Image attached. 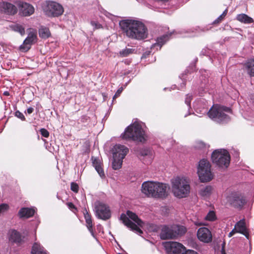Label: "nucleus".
Segmentation results:
<instances>
[{"label":"nucleus","instance_id":"obj_1","mask_svg":"<svg viewBox=\"0 0 254 254\" xmlns=\"http://www.w3.org/2000/svg\"><path fill=\"white\" fill-rule=\"evenodd\" d=\"M119 25L124 34L130 39L141 40L147 36V29L140 21L132 19L122 20Z\"/></svg>","mask_w":254,"mask_h":254},{"label":"nucleus","instance_id":"obj_2","mask_svg":"<svg viewBox=\"0 0 254 254\" xmlns=\"http://www.w3.org/2000/svg\"><path fill=\"white\" fill-rule=\"evenodd\" d=\"M172 192L179 198L186 197L190 191L189 180L186 177H177L172 179Z\"/></svg>","mask_w":254,"mask_h":254},{"label":"nucleus","instance_id":"obj_3","mask_svg":"<svg viewBox=\"0 0 254 254\" xmlns=\"http://www.w3.org/2000/svg\"><path fill=\"white\" fill-rule=\"evenodd\" d=\"M122 136L124 139H132L141 142L145 140L146 137L141 124L137 122L128 126Z\"/></svg>","mask_w":254,"mask_h":254},{"label":"nucleus","instance_id":"obj_4","mask_svg":"<svg viewBox=\"0 0 254 254\" xmlns=\"http://www.w3.org/2000/svg\"><path fill=\"white\" fill-rule=\"evenodd\" d=\"M121 220L125 225L130 228L138 234L142 233V230L138 226H142L143 222L138 218V216L134 213L127 211V215L122 214L120 217Z\"/></svg>","mask_w":254,"mask_h":254},{"label":"nucleus","instance_id":"obj_5","mask_svg":"<svg viewBox=\"0 0 254 254\" xmlns=\"http://www.w3.org/2000/svg\"><path fill=\"white\" fill-rule=\"evenodd\" d=\"M229 108L218 105L213 106L207 113L210 118L219 123H225L229 121V116L225 113L230 112Z\"/></svg>","mask_w":254,"mask_h":254},{"label":"nucleus","instance_id":"obj_6","mask_svg":"<svg viewBox=\"0 0 254 254\" xmlns=\"http://www.w3.org/2000/svg\"><path fill=\"white\" fill-rule=\"evenodd\" d=\"M197 174L199 180L203 183L209 182L213 179V176L211 172V165L207 160L203 159L199 162L197 166Z\"/></svg>","mask_w":254,"mask_h":254},{"label":"nucleus","instance_id":"obj_7","mask_svg":"<svg viewBox=\"0 0 254 254\" xmlns=\"http://www.w3.org/2000/svg\"><path fill=\"white\" fill-rule=\"evenodd\" d=\"M213 163L221 168H227L229 165L230 156L225 149H218L213 152L211 155Z\"/></svg>","mask_w":254,"mask_h":254},{"label":"nucleus","instance_id":"obj_8","mask_svg":"<svg viewBox=\"0 0 254 254\" xmlns=\"http://www.w3.org/2000/svg\"><path fill=\"white\" fill-rule=\"evenodd\" d=\"M45 14L49 17H57L62 15L64 12L63 6L59 3L52 1L46 0L42 5Z\"/></svg>","mask_w":254,"mask_h":254},{"label":"nucleus","instance_id":"obj_9","mask_svg":"<svg viewBox=\"0 0 254 254\" xmlns=\"http://www.w3.org/2000/svg\"><path fill=\"white\" fill-rule=\"evenodd\" d=\"M94 211L96 217L99 219L106 220L111 217V213L109 207L100 201L95 202Z\"/></svg>","mask_w":254,"mask_h":254},{"label":"nucleus","instance_id":"obj_10","mask_svg":"<svg viewBox=\"0 0 254 254\" xmlns=\"http://www.w3.org/2000/svg\"><path fill=\"white\" fill-rule=\"evenodd\" d=\"M227 200L233 207L242 209L246 203L244 197L239 193L232 192L227 197Z\"/></svg>","mask_w":254,"mask_h":254},{"label":"nucleus","instance_id":"obj_11","mask_svg":"<svg viewBox=\"0 0 254 254\" xmlns=\"http://www.w3.org/2000/svg\"><path fill=\"white\" fill-rule=\"evenodd\" d=\"M165 247L169 254H184L186 251L185 247L181 243L176 242H168Z\"/></svg>","mask_w":254,"mask_h":254},{"label":"nucleus","instance_id":"obj_12","mask_svg":"<svg viewBox=\"0 0 254 254\" xmlns=\"http://www.w3.org/2000/svg\"><path fill=\"white\" fill-rule=\"evenodd\" d=\"M37 35L36 32L33 30L28 33L27 38L24 41L23 44L21 45L19 49L22 52H27L30 48L31 46L33 44L36 40Z\"/></svg>","mask_w":254,"mask_h":254},{"label":"nucleus","instance_id":"obj_13","mask_svg":"<svg viewBox=\"0 0 254 254\" xmlns=\"http://www.w3.org/2000/svg\"><path fill=\"white\" fill-rule=\"evenodd\" d=\"M197 237L200 241L205 243H210L212 240L211 232L206 227H201L198 229Z\"/></svg>","mask_w":254,"mask_h":254},{"label":"nucleus","instance_id":"obj_14","mask_svg":"<svg viewBox=\"0 0 254 254\" xmlns=\"http://www.w3.org/2000/svg\"><path fill=\"white\" fill-rule=\"evenodd\" d=\"M156 182L147 181L145 182L142 184L141 191L143 193L147 196L154 197L155 193Z\"/></svg>","mask_w":254,"mask_h":254},{"label":"nucleus","instance_id":"obj_15","mask_svg":"<svg viewBox=\"0 0 254 254\" xmlns=\"http://www.w3.org/2000/svg\"><path fill=\"white\" fill-rule=\"evenodd\" d=\"M128 152V149L124 145L116 144L113 149V157L123 159Z\"/></svg>","mask_w":254,"mask_h":254},{"label":"nucleus","instance_id":"obj_16","mask_svg":"<svg viewBox=\"0 0 254 254\" xmlns=\"http://www.w3.org/2000/svg\"><path fill=\"white\" fill-rule=\"evenodd\" d=\"M20 12L24 16H30L34 12V8L32 5L23 1L18 3Z\"/></svg>","mask_w":254,"mask_h":254},{"label":"nucleus","instance_id":"obj_17","mask_svg":"<svg viewBox=\"0 0 254 254\" xmlns=\"http://www.w3.org/2000/svg\"><path fill=\"white\" fill-rule=\"evenodd\" d=\"M154 197L163 198L167 195V186L165 184L156 182Z\"/></svg>","mask_w":254,"mask_h":254},{"label":"nucleus","instance_id":"obj_18","mask_svg":"<svg viewBox=\"0 0 254 254\" xmlns=\"http://www.w3.org/2000/svg\"><path fill=\"white\" fill-rule=\"evenodd\" d=\"M0 10L9 15H13L17 12V8L14 5L5 1L0 2Z\"/></svg>","mask_w":254,"mask_h":254},{"label":"nucleus","instance_id":"obj_19","mask_svg":"<svg viewBox=\"0 0 254 254\" xmlns=\"http://www.w3.org/2000/svg\"><path fill=\"white\" fill-rule=\"evenodd\" d=\"M172 230V225L164 226L162 228L160 233L161 238L163 240L174 238L173 231Z\"/></svg>","mask_w":254,"mask_h":254},{"label":"nucleus","instance_id":"obj_20","mask_svg":"<svg viewBox=\"0 0 254 254\" xmlns=\"http://www.w3.org/2000/svg\"><path fill=\"white\" fill-rule=\"evenodd\" d=\"M92 161V164L93 166L95 167L96 171L98 172L99 175L101 178L105 177V174L104 170L101 166V163L100 160L96 157H92L91 158Z\"/></svg>","mask_w":254,"mask_h":254},{"label":"nucleus","instance_id":"obj_21","mask_svg":"<svg viewBox=\"0 0 254 254\" xmlns=\"http://www.w3.org/2000/svg\"><path fill=\"white\" fill-rule=\"evenodd\" d=\"M34 212L35 211L33 208L23 207L20 209L18 214L20 218H28L32 216Z\"/></svg>","mask_w":254,"mask_h":254},{"label":"nucleus","instance_id":"obj_22","mask_svg":"<svg viewBox=\"0 0 254 254\" xmlns=\"http://www.w3.org/2000/svg\"><path fill=\"white\" fill-rule=\"evenodd\" d=\"M238 233H241L248 238L249 234L245 225L244 220H241L236 223L235 226Z\"/></svg>","mask_w":254,"mask_h":254},{"label":"nucleus","instance_id":"obj_23","mask_svg":"<svg viewBox=\"0 0 254 254\" xmlns=\"http://www.w3.org/2000/svg\"><path fill=\"white\" fill-rule=\"evenodd\" d=\"M172 226L174 238L179 236H182L184 235L187 231L186 227L180 225H173Z\"/></svg>","mask_w":254,"mask_h":254},{"label":"nucleus","instance_id":"obj_24","mask_svg":"<svg viewBox=\"0 0 254 254\" xmlns=\"http://www.w3.org/2000/svg\"><path fill=\"white\" fill-rule=\"evenodd\" d=\"M83 214H84V218L85 219V222L86 223V226H87L88 230L91 234L92 236H93L94 237H95L94 233L93 232V229H92L93 224H92L91 216L89 214V213L88 212V211H87L86 209L85 210V211L83 212Z\"/></svg>","mask_w":254,"mask_h":254},{"label":"nucleus","instance_id":"obj_25","mask_svg":"<svg viewBox=\"0 0 254 254\" xmlns=\"http://www.w3.org/2000/svg\"><path fill=\"white\" fill-rule=\"evenodd\" d=\"M31 254H47L44 248L39 244L35 243L32 247Z\"/></svg>","mask_w":254,"mask_h":254},{"label":"nucleus","instance_id":"obj_26","mask_svg":"<svg viewBox=\"0 0 254 254\" xmlns=\"http://www.w3.org/2000/svg\"><path fill=\"white\" fill-rule=\"evenodd\" d=\"M236 19L240 22L245 24H250L254 22V20L252 18L244 13L238 14L236 17Z\"/></svg>","mask_w":254,"mask_h":254},{"label":"nucleus","instance_id":"obj_27","mask_svg":"<svg viewBox=\"0 0 254 254\" xmlns=\"http://www.w3.org/2000/svg\"><path fill=\"white\" fill-rule=\"evenodd\" d=\"M10 238L12 241L16 243H20L22 241L20 233L15 230L11 232Z\"/></svg>","mask_w":254,"mask_h":254},{"label":"nucleus","instance_id":"obj_28","mask_svg":"<svg viewBox=\"0 0 254 254\" xmlns=\"http://www.w3.org/2000/svg\"><path fill=\"white\" fill-rule=\"evenodd\" d=\"M212 190V188L210 186H207L201 188L199 191V193L202 196L208 197L211 194Z\"/></svg>","mask_w":254,"mask_h":254},{"label":"nucleus","instance_id":"obj_29","mask_svg":"<svg viewBox=\"0 0 254 254\" xmlns=\"http://www.w3.org/2000/svg\"><path fill=\"white\" fill-rule=\"evenodd\" d=\"M248 73L251 76H254V60L249 61L246 64Z\"/></svg>","mask_w":254,"mask_h":254},{"label":"nucleus","instance_id":"obj_30","mask_svg":"<svg viewBox=\"0 0 254 254\" xmlns=\"http://www.w3.org/2000/svg\"><path fill=\"white\" fill-rule=\"evenodd\" d=\"M40 37L42 38H47L50 36V30L48 28L41 27L39 30Z\"/></svg>","mask_w":254,"mask_h":254},{"label":"nucleus","instance_id":"obj_31","mask_svg":"<svg viewBox=\"0 0 254 254\" xmlns=\"http://www.w3.org/2000/svg\"><path fill=\"white\" fill-rule=\"evenodd\" d=\"M10 28L13 31L19 32L21 35L25 34V28L21 25L13 24L10 26Z\"/></svg>","mask_w":254,"mask_h":254},{"label":"nucleus","instance_id":"obj_32","mask_svg":"<svg viewBox=\"0 0 254 254\" xmlns=\"http://www.w3.org/2000/svg\"><path fill=\"white\" fill-rule=\"evenodd\" d=\"M123 163V159L120 158H115V157H113V161L112 162V167L114 170H118L120 169Z\"/></svg>","mask_w":254,"mask_h":254},{"label":"nucleus","instance_id":"obj_33","mask_svg":"<svg viewBox=\"0 0 254 254\" xmlns=\"http://www.w3.org/2000/svg\"><path fill=\"white\" fill-rule=\"evenodd\" d=\"M134 49L132 48H127L122 50L120 52V55L123 57H127L131 54H132Z\"/></svg>","mask_w":254,"mask_h":254},{"label":"nucleus","instance_id":"obj_34","mask_svg":"<svg viewBox=\"0 0 254 254\" xmlns=\"http://www.w3.org/2000/svg\"><path fill=\"white\" fill-rule=\"evenodd\" d=\"M169 35H164L158 37L157 40V44L161 46L164 44L169 40Z\"/></svg>","mask_w":254,"mask_h":254},{"label":"nucleus","instance_id":"obj_35","mask_svg":"<svg viewBox=\"0 0 254 254\" xmlns=\"http://www.w3.org/2000/svg\"><path fill=\"white\" fill-rule=\"evenodd\" d=\"M216 218V215L213 211H210L205 217V220L211 221L215 220Z\"/></svg>","mask_w":254,"mask_h":254},{"label":"nucleus","instance_id":"obj_36","mask_svg":"<svg viewBox=\"0 0 254 254\" xmlns=\"http://www.w3.org/2000/svg\"><path fill=\"white\" fill-rule=\"evenodd\" d=\"M192 99V95L190 94H188L185 99V103L187 105L189 109L190 108V102Z\"/></svg>","mask_w":254,"mask_h":254},{"label":"nucleus","instance_id":"obj_37","mask_svg":"<svg viewBox=\"0 0 254 254\" xmlns=\"http://www.w3.org/2000/svg\"><path fill=\"white\" fill-rule=\"evenodd\" d=\"M142 156H149L150 158L152 157V155H151V151L148 149H144L141 151L140 152Z\"/></svg>","mask_w":254,"mask_h":254},{"label":"nucleus","instance_id":"obj_38","mask_svg":"<svg viewBox=\"0 0 254 254\" xmlns=\"http://www.w3.org/2000/svg\"><path fill=\"white\" fill-rule=\"evenodd\" d=\"M78 186L76 183L73 182L71 183L70 189L71 190L76 193L78 191Z\"/></svg>","mask_w":254,"mask_h":254},{"label":"nucleus","instance_id":"obj_39","mask_svg":"<svg viewBox=\"0 0 254 254\" xmlns=\"http://www.w3.org/2000/svg\"><path fill=\"white\" fill-rule=\"evenodd\" d=\"M15 115L18 118L21 119L22 121L25 120V118L23 114L19 111H16L15 113Z\"/></svg>","mask_w":254,"mask_h":254},{"label":"nucleus","instance_id":"obj_40","mask_svg":"<svg viewBox=\"0 0 254 254\" xmlns=\"http://www.w3.org/2000/svg\"><path fill=\"white\" fill-rule=\"evenodd\" d=\"M40 131L41 135L45 137H48L49 136V132L45 128H41Z\"/></svg>","mask_w":254,"mask_h":254},{"label":"nucleus","instance_id":"obj_41","mask_svg":"<svg viewBox=\"0 0 254 254\" xmlns=\"http://www.w3.org/2000/svg\"><path fill=\"white\" fill-rule=\"evenodd\" d=\"M91 24L94 26V29H100L102 27V25L100 23L95 21H92L91 22Z\"/></svg>","mask_w":254,"mask_h":254},{"label":"nucleus","instance_id":"obj_42","mask_svg":"<svg viewBox=\"0 0 254 254\" xmlns=\"http://www.w3.org/2000/svg\"><path fill=\"white\" fill-rule=\"evenodd\" d=\"M123 89L122 87H121L116 92L115 94L114 95V97H113V100H115L116 98L118 97L119 96H120L121 93H122V92L123 91Z\"/></svg>","mask_w":254,"mask_h":254},{"label":"nucleus","instance_id":"obj_43","mask_svg":"<svg viewBox=\"0 0 254 254\" xmlns=\"http://www.w3.org/2000/svg\"><path fill=\"white\" fill-rule=\"evenodd\" d=\"M8 206L6 204L0 205V213L8 209Z\"/></svg>","mask_w":254,"mask_h":254},{"label":"nucleus","instance_id":"obj_44","mask_svg":"<svg viewBox=\"0 0 254 254\" xmlns=\"http://www.w3.org/2000/svg\"><path fill=\"white\" fill-rule=\"evenodd\" d=\"M205 146V144L202 142H199L197 143L196 147L199 148H202Z\"/></svg>","mask_w":254,"mask_h":254},{"label":"nucleus","instance_id":"obj_45","mask_svg":"<svg viewBox=\"0 0 254 254\" xmlns=\"http://www.w3.org/2000/svg\"><path fill=\"white\" fill-rule=\"evenodd\" d=\"M236 233H238L236 229L235 228H234L229 234V237H232L234 234H235Z\"/></svg>","mask_w":254,"mask_h":254},{"label":"nucleus","instance_id":"obj_46","mask_svg":"<svg viewBox=\"0 0 254 254\" xmlns=\"http://www.w3.org/2000/svg\"><path fill=\"white\" fill-rule=\"evenodd\" d=\"M185 254H198L196 252L193 250H189L185 252Z\"/></svg>","mask_w":254,"mask_h":254},{"label":"nucleus","instance_id":"obj_47","mask_svg":"<svg viewBox=\"0 0 254 254\" xmlns=\"http://www.w3.org/2000/svg\"><path fill=\"white\" fill-rule=\"evenodd\" d=\"M34 111V108L32 107H29L27 110V113L28 114H31Z\"/></svg>","mask_w":254,"mask_h":254},{"label":"nucleus","instance_id":"obj_48","mask_svg":"<svg viewBox=\"0 0 254 254\" xmlns=\"http://www.w3.org/2000/svg\"><path fill=\"white\" fill-rule=\"evenodd\" d=\"M67 205L70 209L75 208L74 204L71 202H68Z\"/></svg>","mask_w":254,"mask_h":254},{"label":"nucleus","instance_id":"obj_49","mask_svg":"<svg viewBox=\"0 0 254 254\" xmlns=\"http://www.w3.org/2000/svg\"><path fill=\"white\" fill-rule=\"evenodd\" d=\"M194 224L196 226H201V225H203V224L202 223L198 222H195Z\"/></svg>","mask_w":254,"mask_h":254},{"label":"nucleus","instance_id":"obj_50","mask_svg":"<svg viewBox=\"0 0 254 254\" xmlns=\"http://www.w3.org/2000/svg\"><path fill=\"white\" fill-rule=\"evenodd\" d=\"M250 99H251V101L252 102V103L253 104H254V94L251 95Z\"/></svg>","mask_w":254,"mask_h":254},{"label":"nucleus","instance_id":"obj_51","mask_svg":"<svg viewBox=\"0 0 254 254\" xmlns=\"http://www.w3.org/2000/svg\"><path fill=\"white\" fill-rule=\"evenodd\" d=\"M227 13V9H225L223 13L221 14L224 17L225 16Z\"/></svg>","mask_w":254,"mask_h":254},{"label":"nucleus","instance_id":"obj_52","mask_svg":"<svg viewBox=\"0 0 254 254\" xmlns=\"http://www.w3.org/2000/svg\"><path fill=\"white\" fill-rule=\"evenodd\" d=\"M221 21H220V19H218V18H217V19H216L214 21V23L216 24V23H219V22H220Z\"/></svg>","mask_w":254,"mask_h":254},{"label":"nucleus","instance_id":"obj_53","mask_svg":"<svg viewBox=\"0 0 254 254\" xmlns=\"http://www.w3.org/2000/svg\"><path fill=\"white\" fill-rule=\"evenodd\" d=\"M221 21H220V19H218V18H217V19H216L214 21V23L216 24V23H219V22H220Z\"/></svg>","mask_w":254,"mask_h":254},{"label":"nucleus","instance_id":"obj_54","mask_svg":"<svg viewBox=\"0 0 254 254\" xmlns=\"http://www.w3.org/2000/svg\"><path fill=\"white\" fill-rule=\"evenodd\" d=\"M223 18H224V17L222 15H220L218 17V19H220V21H221L223 19Z\"/></svg>","mask_w":254,"mask_h":254}]
</instances>
